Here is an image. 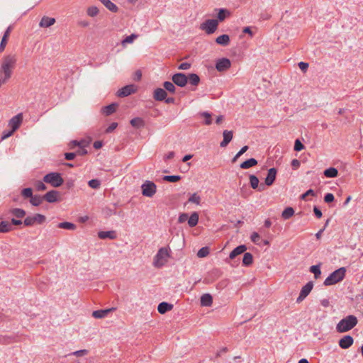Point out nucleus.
Returning <instances> with one entry per match:
<instances>
[{"label": "nucleus", "instance_id": "1a4fd4ad", "mask_svg": "<svg viewBox=\"0 0 363 363\" xmlns=\"http://www.w3.org/2000/svg\"><path fill=\"white\" fill-rule=\"evenodd\" d=\"M313 287V283L312 281H308L305 286H303L301 290L299 296L296 299L297 303L302 302L306 296L311 293V290Z\"/></svg>", "mask_w": 363, "mask_h": 363}, {"label": "nucleus", "instance_id": "9b49d317", "mask_svg": "<svg viewBox=\"0 0 363 363\" xmlns=\"http://www.w3.org/2000/svg\"><path fill=\"white\" fill-rule=\"evenodd\" d=\"M136 86L133 84H129L123 86L117 91V96L119 97H125L133 94L136 91Z\"/></svg>", "mask_w": 363, "mask_h": 363}, {"label": "nucleus", "instance_id": "c85d7f7f", "mask_svg": "<svg viewBox=\"0 0 363 363\" xmlns=\"http://www.w3.org/2000/svg\"><path fill=\"white\" fill-rule=\"evenodd\" d=\"M213 303V298L209 294H205L201 297V305L202 306H211Z\"/></svg>", "mask_w": 363, "mask_h": 363}, {"label": "nucleus", "instance_id": "6e6552de", "mask_svg": "<svg viewBox=\"0 0 363 363\" xmlns=\"http://www.w3.org/2000/svg\"><path fill=\"white\" fill-rule=\"evenodd\" d=\"M46 220L45 216L36 213L31 216H28L25 218L23 223L26 226H32L34 224H42Z\"/></svg>", "mask_w": 363, "mask_h": 363}, {"label": "nucleus", "instance_id": "864d4df0", "mask_svg": "<svg viewBox=\"0 0 363 363\" xmlns=\"http://www.w3.org/2000/svg\"><path fill=\"white\" fill-rule=\"evenodd\" d=\"M201 115L206 118L205 124L211 125L212 123L211 115L208 112H203Z\"/></svg>", "mask_w": 363, "mask_h": 363}, {"label": "nucleus", "instance_id": "6e6d98bb", "mask_svg": "<svg viewBox=\"0 0 363 363\" xmlns=\"http://www.w3.org/2000/svg\"><path fill=\"white\" fill-rule=\"evenodd\" d=\"M35 188L38 191H44L47 189L45 184L41 181H38L36 182Z\"/></svg>", "mask_w": 363, "mask_h": 363}, {"label": "nucleus", "instance_id": "20e7f679", "mask_svg": "<svg viewBox=\"0 0 363 363\" xmlns=\"http://www.w3.org/2000/svg\"><path fill=\"white\" fill-rule=\"evenodd\" d=\"M346 269L340 267L332 272L324 281L325 286H331L342 281L345 277Z\"/></svg>", "mask_w": 363, "mask_h": 363}, {"label": "nucleus", "instance_id": "f03ea898", "mask_svg": "<svg viewBox=\"0 0 363 363\" xmlns=\"http://www.w3.org/2000/svg\"><path fill=\"white\" fill-rule=\"evenodd\" d=\"M357 323V318L354 315H349L339 321L335 329L337 333H344L354 328Z\"/></svg>", "mask_w": 363, "mask_h": 363}, {"label": "nucleus", "instance_id": "603ef678", "mask_svg": "<svg viewBox=\"0 0 363 363\" xmlns=\"http://www.w3.org/2000/svg\"><path fill=\"white\" fill-rule=\"evenodd\" d=\"M88 184L91 188L96 189L99 188L101 183L100 181L98 179H91L89 181Z\"/></svg>", "mask_w": 363, "mask_h": 363}, {"label": "nucleus", "instance_id": "c03bdc74", "mask_svg": "<svg viewBox=\"0 0 363 363\" xmlns=\"http://www.w3.org/2000/svg\"><path fill=\"white\" fill-rule=\"evenodd\" d=\"M310 272L314 274V277L315 279H318L320 274L321 271L320 269V265H313L310 267Z\"/></svg>", "mask_w": 363, "mask_h": 363}, {"label": "nucleus", "instance_id": "5701e85b", "mask_svg": "<svg viewBox=\"0 0 363 363\" xmlns=\"http://www.w3.org/2000/svg\"><path fill=\"white\" fill-rule=\"evenodd\" d=\"M247 250V247L245 245H241L235 247L229 255V258L233 259L235 258L238 255L244 253Z\"/></svg>", "mask_w": 363, "mask_h": 363}, {"label": "nucleus", "instance_id": "7c9ffc66", "mask_svg": "<svg viewBox=\"0 0 363 363\" xmlns=\"http://www.w3.org/2000/svg\"><path fill=\"white\" fill-rule=\"evenodd\" d=\"M230 15V12L225 9H220L218 11V13L217 15V19L219 22L223 21L227 17Z\"/></svg>", "mask_w": 363, "mask_h": 363}, {"label": "nucleus", "instance_id": "5fc2aeb1", "mask_svg": "<svg viewBox=\"0 0 363 363\" xmlns=\"http://www.w3.org/2000/svg\"><path fill=\"white\" fill-rule=\"evenodd\" d=\"M303 148H304V145L301 143V142L298 139L296 140L295 144H294V150L296 151H301Z\"/></svg>", "mask_w": 363, "mask_h": 363}, {"label": "nucleus", "instance_id": "bf43d9fd", "mask_svg": "<svg viewBox=\"0 0 363 363\" xmlns=\"http://www.w3.org/2000/svg\"><path fill=\"white\" fill-rule=\"evenodd\" d=\"M188 214L186 213H181L178 218V223H183L188 220Z\"/></svg>", "mask_w": 363, "mask_h": 363}, {"label": "nucleus", "instance_id": "09e8293b", "mask_svg": "<svg viewBox=\"0 0 363 363\" xmlns=\"http://www.w3.org/2000/svg\"><path fill=\"white\" fill-rule=\"evenodd\" d=\"M21 195L25 198H31L33 196V190L31 188H25L21 191Z\"/></svg>", "mask_w": 363, "mask_h": 363}, {"label": "nucleus", "instance_id": "6ab92c4d", "mask_svg": "<svg viewBox=\"0 0 363 363\" xmlns=\"http://www.w3.org/2000/svg\"><path fill=\"white\" fill-rule=\"evenodd\" d=\"M223 140L220 143V146L221 147H226L228 145V143L233 139V131L225 130L223 131Z\"/></svg>", "mask_w": 363, "mask_h": 363}, {"label": "nucleus", "instance_id": "423d86ee", "mask_svg": "<svg viewBox=\"0 0 363 363\" xmlns=\"http://www.w3.org/2000/svg\"><path fill=\"white\" fill-rule=\"evenodd\" d=\"M218 21L216 19H208L201 24L200 28L207 34L213 33L218 28Z\"/></svg>", "mask_w": 363, "mask_h": 363}, {"label": "nucleus", "instance_id": "f8f14e48", "mask_svg": "<svg viewBox=\"0 0 363 363\" xmlns=\"http://www.w3.org/2000/svg\"><path fill=\"white\" fill-rule=\"evenodd\" d=\"M230 66V60L225 57L219 59L216 64V68L218 72H224L228 69Z\"/></svg>", "mask_w": 363, "mask_h": 363}, {"label": "nucleus", "instance_id": "58836bf2", "mask_svg": "<svg viewBox=\"0 0 363 363\" xmlns=\"http://www.w3.org/2000/svg\"><path fill=\"white\" fill-rule=\"evenodd\" d=\"M187 78L191 85L197 86L200 82V78L196 74H189Z\"/></svg>", "mask_w": 363, "mask_h": 363}, {"label": "nucleus", "instance_id": "f257e3e1", "mask_svg": "<svg viewBox=\"0 0 363 363\" xmlns=\"http://www.w3.org/2000/svg\"><path fill=\"white\" fill-rule=\"evenodd\" d=\"M17 62L16 54H9L4 56L1 62V71L3 73V78L9 80L13 74Z\"/></svg>", "mask_w": 363, "mask_h": 363}, {"label": "nucleus", "instance_id": "412c9836", "mask_svg": "<svg viewBox=\"0 0 363 363\" xmlns=\"http://www.w3.org/2000/svg\"><path fill=\"white\" fill-rule=\"evenodd\" d=\"M118 104L116 103H113L110 105L106 106L101 108V112L106 116H110L114 112H116Z\"/></svg>", "mask_w": 363, "mask_h": 363}, {"label": "nucleus", "instance_id": "4468645a", "mask_svg": "<svg viewBox=\"0 0 363 363\" xmlns=\"http://www.w3.org/2000/svg\"><path fill=\"white\" fill-rule=\"evenodd\" d=\"M354 343V338L351 335H345L338 341V345L342 349H348Z\"/></svg>", "mask_w": 363, "mask_h": 363}, {"label": "nucleus", "instance_id": "774afa93", "mask_svg": "<svg viewBox=\"0 0 363 363\" xmlns=\"http://www.w3.org/2000/svg\"><path fill=\"white\" fill-rule=\"evenodd\" d=\"M313 212L318 218H320L323 216L321 211L317 206L313 207Z\"/></svg>", "mask_w": 363, "mask_h": 363}, {"label": "nucleus", "instance_id": "0e129e2a", "mask_svg": "<svg viewBox=\"0 0 363 363\" xmlns=\"http://www.w3.org/2000/svg\"><path fill=\"white\" fill-rule=\"evenodd\" d=\"M87 350H77L76 352H74L72 353L73 355L74 356H77V357H80V356H83V355H85L87 354Z\"/></svg>", "mask_w": 363, "mask_h": 363}, {"label": "nucleus", "instance_id": "dca6fc26", "mask_svg": "<svg viewBox=\"0 0 363 363\" xmlns=\"http://www.w3.org/2000/svg\"><path fill=\"white\" fill-rule=\"evenodd\" d=\"M249 179H250V186L253 189H257L258 191H262L264 190V189H265L264 184H261L259 186V179L255 175L250 174L249 177Z\"/></svg>", "mask_w": 363, "mask_h": 363}, {"label": "nucleus", "instance_id": "79ce46f5", "mask_svg": "<svg viewBox=\"0 0 363 363\" xmlns=\"http://www.w3.org/2000/svg\"><path fill=\"white\" fill-rule=\"evenodd\" d=\"M164 88L165 89V91H168L169 92L174 94L175 92V86L173 82H164Z\"/></svg>", "mask_w": 363, "mask_h": 363}, {"label": "nucleus", "instance_id": "4be33fe9", "mask_svg": "<svg viewBox=\"0 0 363 363\" xmlns=\"http://www.w3.org/2000/svg\"><path fill=\"white\" fill-rule=\"evenodd\" d=\"M167 94L166 91L162 88H157L154 91V99L156 101H161L164 100L167 97Z\"/></svg>", "mask_w": 363, "mask_h": 363}, {"label": "nucleus", "instance_id": "aec40b11", "mask_svg": "<svg viewBox=\"0 0 363 363\" xmlns=\"http://www.w3.org/2000/svg\"><path fill=\"white\" fill-rule=\"evenodd\" d=\"M55 21V18L43 16L39 23V26L41 28H49L52 26Z\"/></svg>", "mask_w": 363, "mask_h": 363}, {"label": "nucleus", "instance_id": "de8ad7c7", "mask_svg": "<svg viewBox=\"0 0 363 363\" xmlns=\"http://www.w3.org/2000/svg\"><path fill=\"white\" fill-rule=\"evenodd\" d=\"M209 254V249L208 247H201L197 252V256L200 258L206 257Z\"/></svg>", "mask_w": 363, "mask_h": 363}, {"label": "nucleus", "instance_id": "c756f323", "mask_svg": "<svg viewBox=\"0 0 363 363\" xmlns=\"http://www.w3.org/2000/svg\"><path fill=\"white\" fill-rule=\"evenodd\" d=\"M257 164V161L255 158H250L240 164V167L241 169H247L250 167L255 166Z\"/></svg>", "mask_w": 363, "mask_h": 363}, {"label": "nucleus", "instance_id": "a211bd4d", "mask_svg": "<svg viewBox=\"0 0 363 363\" xmlns=\"http://www.w3.org/2000/svg\"><path fill=\"white\" fill-rule=\"evenodd\" d=\"M60 193L55 190H51L47 192L44 196L43 199L49 203H54L58 201Z\"/></svg>", "mask_w": 363, "mask_h": 363}, {"label": "nucleus", "instance_id": "bb28decb", "mask_svg": "<svg viewBox=\"0 0 363 363\" xmlns=\"http://www.w3.org/2000/svg\"><path fill=\"white\" fill-rule=\"evenodd\" d=\"M11 31V26H9L4 34L1 41V43H0V52H3L4 50L6 45L7 44V40L9 37Z\"/></svg>", "mask_w": 363, "mask_h": 363}, {"label": "nucleus", "instance_id": "4d7b16f0", "mask_svg": "<svg viewBox=\"0 0 363 363\" xmlns=\"http://www.w3.org/2000/svg\"><path fill=\"white\" fill-rule=\"evenodd\" d=\"M335 199L334 195L331 193H328L324 196V201L325 203L333 202Z\"/></svg>", "mask_w": 363, "mask_h": 363}, {"label": "nucleus", "instance_id": "37998d69", "mask_svg": "<svg viewBox=\"0 0 363 363\" xmlns=\"http://www.w3.org/2000/svg\"><path fill=\"white\" fill-rule=\"evenodd\" d=\"M181 179V177L179 175H167L163 177V180L169 182H177Z\"/></svg>", "mask_w": 363, "mask_h": 363}, {"label": "nucleus", "instance_id": "ea45409f", "mask_svg": "<svg viewBox=\"0 0 363 363\" xmlns=\"http://www.w3.org/2000/svg\"><path fill=\"white\" fill-rule=\"evenodd\" d=\"M43 199V196H40V195H33L30 199V203L34 206H38L42 203Z\"/></svg>", "mask_w": 363, "mask_h": 363}, {"label": "nucleus", "instance_id": "052dcab7", "mask_svg": "<svg viewBox=\"0 0 363 363\" xmlns=\"http://www.w3.org/2000/svg\"><path fill=\"white\" fill-rule=\"evenodd\" d=\"M308 196H315V192L313 189H309L301 196V199L305 200Z\"/></svg>", "mask_w": 363, "mask_h": 363}, {"label": "nucleus", "instance_id": "7ed1b4c3", "mask_svg": "<svg viewBox=\"0 0 363 363\" xmlns=\"http://www.w3.org/2000/svg\"><path fill=\"white\" fill-rule=\"evenodd\" d=\"M171 257V250L169 247H163L158 250L157 254L153 258L152 264L156 268H161L165 265L169 258Z\"/></svg>", "mask_w": 363, "mask_h": 363}, {"label": "nucleus", "instance_id": "39448f33", "mask_svg": "<svg viewBox=\"0 0 363 363\" xmlns=\"http://www.w3.org/2000/svg\"><path fill=\"white\" fill-rule=\"evenodd\" d=\"M43 181L46 183L51 184L54 187L60 186L64 182V180L61 177L60 174L57 172H51L47 174L44 177Z\"/></svg>", "mask_w": 363, "mask_h": 363}, {"label": "nucleus", "instance_id": "a18cd8bd", "mask_svg": "<svg viewBox=\"0 0 363 363\" xmlns=\"http://www.w3.org/2000/svg\"><path fill=\"white\" fill-rule=\"evenodd\" d=\"M137 38L138 35L131 34L130 35H128L125 39H123L121 43L124 46L126 44L132 43L134 41V40H135Z\"/></svg>", "mask_w": 363, "mask_h": 363}, {"label": "nucleus", "instance_id": "2f4dec72", "mask_svg": "<svg viewBox=\"0 0 363 363\" xmlns=\"http://www.w3.org/2000/svg\"><path fill=\"white\" fill-rule=\"evenodd\" d=\"M324 176L328 178H335L338 174V171L335 167H330L328 169H326L324 172Z\"/></svg>", "mask_w": 363, "mask_h": 363}, {"label": "nucleus", "instance_id": "a878e982", "mask_svg": "<svg viewBox=\"0 0 363 363\" xmlns=\"http://www.w3.org/2000/svg\"><path fill=\"white\" fill-rule=\"evenodd\" d=\"M216 43L222 46H227L230 43V37L227 34H223L216 38Z\"/></svg>", "mask_w": 363, "mask_h": 363}, {"label": "nucleus", "instance_id": "473e14b6", "mask_svg": "<svg viewBox=\"0 0 363 363\" xmlns=\"http://www.w3.org/2000/svg\"><path fill=\"white\" fill-rule=\"evenodd\" d=\"M130 124L134 128H140L145 125V121L143 118L136 117L130 121Z\"/></svg>", "mask_w": 363, "mask_h": 363}, {"label": "nucleus", "instance_id": "0eeeda50", "mask_svg": "<svg viewBox=\"0 0 363 363\" xmlns=\"http://www.w3.org/2000/svg\"><path fill=\"white\" fill-rule=\"evenodd\" d=\"M142 194L147 197H152L156 193L157 186L150 181H145L141 186Z\"/></svg>", "mask_w": 363, "mask_h": 363}, {"label": "nucleus", "instance_id": "e2e57ef3", "mask_svg": "<svg viewBox=\"0 0 363 363\" xmlns=\"http://www.w3.org/2000/svg\"><path fill=\"white\" fill-rule=\"evenodd\" d=\"M191 67V64L189 62H183L179 65V69L182 70H187Z\"/></svg>", "mask_w": 363, "mask_h": 363}, {"label": "nucleus", "instance_id": "e433bc0d", "mask_svg": "<svg viewBox=\"0 0 363 363\" xmlns=\"http://www.w3.org/2000/svg\"><path fill=\"white\" fill-rule=\"evenodd\" d=\"M12 230V225L8 221H1L0 223V233H8Z\"/></svg>", "mask_w": 363, "mask_h": 363}, {"label": "nucleus", "instance_id": "9d476101", "mask_svg": "<svg viewBox=\"0 0 363 363\" xmlns=\"http://www.w3.org/2000/svg\"><path fill=\"white\" fill-rule=\"evenodd\" d=\"M173 83L178 86L184 87L188 82V78L184 73H176L172 77Z\"/></svg>", "mask_w": 363, "mask_h": 363}, {"label": "nucleus", "instance_id": "338daca9", "mask_svg": "<svg viewBox=\"0 0 363 363\" xmlns=\"http://www.w3.org/2000/svg\"><path fill=\"white\" fill-rule=\"evenodd\" d=\"M298 67L303 71L306 72L308 67V64L306 62H301L298 63Z\"/></svg>", "mask_w": 363, "mask_h": 363}, {"label": "nucleus", "instance_id": "cd10ccee", "mask_svg": "<svg viewBox=\"0 0 363 363\" xmlns=\"http://www.w3.org/2000/svg\"><path fill=\"white\" fill-rule=\"evenodd\" d=\"M173 308V305L167 302H162L157 306L158 312L161 314H164L167 311H171Z\"/></svg>", "mask_w": 363, "mask_h": 363}, {"label": "nucleus", "instance_id": "72a5a7b5", "mask_svg": "<svg viewBox=\"0 0 363 363\" xmlns=\"http://www.w3.org/2000/svg\"><path fill=\"white\" fill-rule=\"evenodd\" d=\"M10 213L18 218H23L26 216V211L18 208L11 209Z\"/></svg>", "mask_w": 363, "mask_h": 363}, {"label": "nucleus", "instance_id": "f704fd0d", "mask_svg": "<svg viewBox=\"0 0 363 363\" xmlns=\"http://www.w3.org/2000/svg\"><path fill=\"white\" fill-rule=\"evenodd\" d=\"M199 222V214L196 212H194L189 218L188 219V224L190 227H194Z\"/></svg>", "mask_w": 363, "mask_h": 363}, {"label": "nucleus", "instance_id": "69168bd1", "mask_svg": "<svg viewBox=\"0 0 363 363\" xmlns=\"http://www.w3.org/2000/svg\"><path fill=\"white\" fill-rule=\"evenodd\" d=\"M77 155V153L75 152H67L65 154V157L67 160H73Z\"/></svg>", "mask_w": 363, "mask_h": 363}, {"label": "nucleus", "instance_id": "b1692460", "mask_svg": "<svg viewBox=\"0 0 363 363\" xmlns=\"http://www.w3.org/2000/svg\"><path fill=\"white\" fill-rule=\"evenodd\" d=\"M108 10L113 13H116L118 11V6L113 3L111 0H99Z\"/></svg>", "mask_w": 363, "mask_h": 363}, {"label": "nucleus", "instance_id": "393cba45", "mask_svg": "<svg viewBox=\"0 0 363 363\" xmlns=\"http://www.w3.org/2000/svg\"><path fill=\"white\" fill-rule=\"evenodd\" d=\"M98 236L100 239H111L114 240L116 238V233L113 230L111 231H100L98 233Z\"/></svg>", "mask_w": 363, "mask_h": 363}, {"label": "nucleus", "instance_id": "49530a36", "mask_svg": "<svg viewBox=\"0 0 363 363\" xmlns=\"http://www.w3.org/2000/svg\"><path fill=\"white\" fill-rule=\"evenodd\" d=\"M87 15L91 17H94L99 14V9L96 6H90L87 9Z\"/></svg>", "mask_w": 363, "mask_h": 363}, {"label": "nucleus", "instance_id": "ddd939ff", "mask_svg": "<svg viewBox=\"0 0 363 363\" xmlns=\"http://www.w3.org/2000/svg\"><path fill=\"white\" fill-rule=\"evenodd\" d=\"M22 121L23 114L18 113L9 120V126L11 128V130H13V131H16L19 128Z\"/></svg>", "mask_w": 363, "mask_h": 363}, {"label": "nucleus", "instance_id": "c9c22d12", "mask_svg": "<svg viewBox=\"0 0 363 363\" xmlns=\"http://www.w3.org/2000/svg\"><path fill=\"white\" fill-rule=\"evenodd\" d=\"M253 262V256L250 252H245L242 259V264L244 266H250L252 264Z\"/></svg>", "mask_w": 363, "mask_h": 363}, {"label": "nucleus", "instance_id": "13d9d810", "mask_svg": "<svg viewBox=\"0 0 363 363\" xmlns=\"http://www.w3.org/2000/svg\"><path fill=\"white\" fill-rule=\"evenodd\" d=\"M250 238H251V240L254 243L258 244L259 243V240L260 239V237H259V235L257 233L254 232V233H252Z\"/></svg>", "mask_w": 363, "mask_h": 363}, {"label": "nucleus", "instance_id": "8fccbe9b", "mask_svg": "<svg viewBox=\"0 0 363 363\" xmlns=\"http://www.w3.org/2000/svg\"><path fill=\"white\" fill-rule=\"evenodd\" d=\"M189 202L199 205L201 202V197L197 194L194 193L189 197Z\"/></svg>", "mask_w": 363, "mask_h": 363}, {"label": "nucleus", "instance_id": "2eb2a0df", "mask_svg": "<svg viewBox=\"0 0 363 363\" xmlns=\"http://www.w3.org/2000/svg\"><path fill=\"white\" fill-rule=\"evenodd\" d=\"M277 169L272 167L268 170L267 175L264 180V185L272 186L274 182L277 177Z\"/></svg>", "mask_w": 363, "mask_h": 363}, {"label": "nucleus", "instance_id": "a19ab883", "mask_svg": "<svg viewBox=\"0 0 363 363\" xmlns=\"http://www.w3.org/2000/svg\"><path fill=\"white\" fill-rule=\"evenodd\" d=\"M57 227L60 228L66 229V230H74L77 228L75 224H74L72 223H69V222L60 223L57 225Z\"/></svg>", "mask_w": 363, "mask_h": 363}, {"label": "nucleus", "instance_id": "3c124183", "mask_svg": "<svg viewBox=\"0 0 363 363\" xmlns=\"http://www.w3.org/2000/svg\"><path fill=\"white\" fill-rule=\"evenodd\" d=\"M248 150V146L245 145L242 147L240 150L235 155L233 158L232 162H235L241 155H242Z\"/></svg>", "mask_w": 363, "mask_h": 363}, {"label": "nucleus", "instance_id": "680f3d73", "mask_svg": "<svg viewBox=\"0 0 363 363\" xmlns=\"http://www.w3.org/2000/svg\"><path fill=\"white\" fill-rule=\"evenodd\" d=\"M118 126V123H112L106 129V133H111L112 131H113Z\"/></svg>", "mask_w": 363, "mask_h": 363}, {"label": "nucleus", "instance_id": "4c0bfd02", "mask_svg": "<svg viewBox=\"0 0 363 363\" xmlns=\"http://www.w3.org/2000/svg\"><path fill=\"white\" fill-rule=\"evenodd\" d=\"M294 214V210L292 207H287L286 208L282 213H281V217L284 219V220H287L289 218H290L291 217H292Z\"/></svg>", "mask_w": 363, "mask_h": 363}, {"label": "nucleus", "instance_id": "f3484780", "mask_svg": "<svg viewBox=\"0 0 363 363\" xmlns=\"http://www.w3.org/2000/svg\"><path fill=\"white\" fill-rule=\"evenodd\" d=\"M116 308L112 307L107 309L94 311L92 313V316L98 319L104 318L106 316H107L111 312L116 311Z\"/></svg>", "mask_w": 363, "mask_h": 363}]
</instances>
